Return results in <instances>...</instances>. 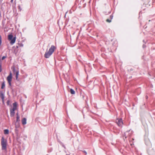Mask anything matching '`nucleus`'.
<instances>
[{"instance_id":"obj_24","label":"nucleus","mask_w":155,"mask_h":155,"mask_svg":"<svg viewBox=\"0 0 155 155\" xmlns=\"http://www.w3.org/2000/svg\"><path fill=\"white\" fill-rule=\"evenodd\" d=\"M16 115H17V116H18V113H17V114H16Z\"/></svg>"},{"instance_id":"obj_13","label":"nucleus","mask_w":155,"mask_h":155,"mask_svg":"<svg viewBox=\"0 0 155 155\" xmlns=\"http://www.w3.org/2000/svg\"><path fill=\"white\" fill-rule=\"evenodd\" d=\"M16 76V80H18V76L19 75V71H17L16 72V74H15Z\"/></svg>"},{"instance_id":"obj_11","label":"nucleus","mask_w":155,"mask_h":155,"mask_svg":"<svg viewBox=\"0 0 155 155\" xmlns=\"http://www.w3.org/2000/svg\"><path fill=\"white\" fill-rule=\"evenodd\" d=\"M8 39L11 40L13 38V36L12 35H9L8 36Z\"/></svg>"},{"instance_id":"obj_4","label":"nucleus","mask_w":155,"mask_h":155,"mask_svg":"<svg viewBox=\"0 0 155 155\" xmlns=\"http://www.w3.org/2000/svg\"><path fill=\"white\" fill-rule=\"evenodd\" d=\"M12 74L10 72L9 75L7 77V80L8 82L12 81Z\"/></svg>"},{"instance_id":"obj_18","label":"nucleus","mask_w":155,"mask_h":155,"mask_svg":"<svg viewBox=\"0 0 155 155\" xmlns=\"http://www.w3.org/2000/svg\"><path fill=\"white\" fill-rule=\"evenodd\" d=\"M106 21L108 22H110L111 21V20L109 19H107L106 20Z\"/></svg>"},{"instance_id":"obj_6","label":"nucleus","mask_w":155,"mask_h":155,"mask_svg":"<svg viewBox=\"0 0 155 155\" xmlns=\"http://www.w3.org/2000/svg\"><path fill=\"white\" fill-rule=\"evenodd\" d=\"M15 40H16V37H14L13 39H12V40H11V41L10 42L11 44L13 45V44H14L15 42Z\"/></svg>"},{"instance_id":"obj_15","label":"nucleus","mask_w":155,"mask_h":155,"mask_svg":"<svg viewBox=\"0 0 155 155\" xmlns=\"http://www.w3.org/2000/svg\"><path fill=\"white\" fill-rule=\"evenodd\" d=\"M13 108H15V110L16 109V103H14L13 104Z\"/></svg>"},{"instance_id":"obj_1","label":"nucleus","mask_w":155,"mask_h":155,"mask_svg":"<svg viewBox=\"0 0 155 155\" xmlns=\"http://www.w3.org/2000/svg\"><path fill=\"white\" fill-rule=\"evenodd\" d=\"M55 49L56 48L54 46L52 45L48 51L45 52L44 55L45 57L46 58H49L54 52Z\"/></svg>"},{"instance_id":"obj_19","label":"nucleus","mask_w":155,"mask_h":155,"mask_svg":"<svg viewBox=\"0 0 155 155\" xmlns=\"http://www.w3.org/2000/svg\"><path fill=\"white\" fill-rule=\"evenodd\" d=\"M2 71L1 64H0V72Z\"/></svg>"},{"instance_id":"obj_9","label":"nucleus","mask_w":155,"mask_h":155,"mask_svg":"<svg viewBox=\"0 0 155 155\" xmlns=\"http://www.w3.org/2000/svg\"><path fill=\"white\" fill-rule=\"evenodd\" d=\"M0 97L1 98H2V101H4V95L2 93H1Z\"/></svg>"},{"instance_id":"obj_23","label":"nucleus","mask_w":155,"mask_h":155,"mask_svg":"<svg viewBox=\"0 0 155 155\" xmlns=\"http://www.w3.org/2000/svg\"><path fill=\"white\" fill-rule=\"evenodd\" d=\"M7 104H8V105H9V101H8V102H7Z\"/></svg>"},{"instance_id":"obj_20","label":"nucleus","mask_w":155,"mask_h":155,"mask_svg":"<svg viewBox=\"0 0 155 155\" xmlns=\"http://www.w3.org/2000/svg\"><path fill=\"white\" fill-rule=\"evenodd\" d=\"M6 58V56H4L2 58V60H3Z\"/></svg>"},{"instance_id":"obj_12","label":"nucleus","mask_w":155,"mask_h":155,"mask_svg":"<svg viewBox=\"0 0 155 155\" xmlns=\"http://www.w3.org/2000/svg\"><path fill=\"white\" fill-rule=\"evenodd\" d=\"M4 133L5 134H9V130L8 129H5L4 130Z\"/></svg>"},{"instance_id":"obj_21","label":"nucleus","mask_w":155,"mask_h":155,"mask_svg":"<svg viewBox=\"0 0 155 155\" xmlns=\"http://www.w3.org/2000/svg\"><path fill=\"white\" fill-rule=\"evenodd\" d=\"M8 84H9V85L10 86H11V81H10V82H8Z\"/></svg>"},{"instance_id":"obj_10","label":"nucleus","mask_w":155,"mask_h":155,"mask_svg":"<svg viewBox=\"0 0 155 155\" xmlns=\"http://www.w3.org/2000/svg\"><path fill=\"white\" fill-rule=\"evenodd\" d=\"M23 45L21 43H18V44H17V45L16 46V48H18L20 47H23Z\"/></svg>"},{"instance_id":"obj_5","label":"nucleus","mask_w":155,"mask_h":155,"mask_svg":"<svg viewBox=\"0 0 155 155\" xmlns=\"http://www.w3.org/2000/svg\"><path fill=\"white\" fill-rule=\"evenodd\" d=\"M15 108H13L12 109L10 110V116L11 117H13L14 116L15 114Z\"/></svg>"},{"instance_id":"obj_7","label":"nucleus","mask_w":155,"mask_h":155,"mask_svg":"<svg viewBox=\"0 0 155 155\" xmlns=\"http://www.w3.org/2000/svg\"><path fill=\"white\" fill-rule=\"evenodd\" d=\"M12 69L13 73L14 74H16V72L17 71H18L17 70H16L15 69V66H13L12 68Z\"/></svg>"},{"instance_id":"obj_17","label":"nucleus","mask_w":155,"mask_h":155,"mask_svg":"<svg viewBox=\"0 0 155 155\" xmlns=\"http://www.w3.org/2000/svg\"><path fill=\"white\" fill-rule=\"evenodd\" d=\"M5 87V84L4 82H3L2 84V87H1V88L2 89H3L4 87Z\"/></svg>"},{"instance_id":"obj_16","label":"nucleus","mask_w":155,"mask_h":155,"mask_svg":"<svg viewBox=\"0 0 155 155\" xmlns=\"http://www.w3.org/2000/svg\"><path fill=\"white\" fill-rule=\"evenodd\" d=\"M19 118L20 117L19 115H18V116H17L16 122H19L20 121Z\"/></svg>"},{"instance_id":"obj_8","label":"nucleus","mask_w":155,"mask_h":155,"mask_svg":"<svg viewBox=\"0 0 155 155\" xmlns=\"http://www.w3.org/2000/svg\"><path fill=\"white\" fill-rule=\"evenodd\" d=\"M22 124L25 125L26 124V119L25 118H23L21 120Z\"/></svg>"},{"instance_id":"obj_22","label":"nucleus","mask_w":155,"mask_h":155,"mask_svg":"<svg viewBox=\"0 0 155 155\" xmlns=\"http://www.w3.org/2000/svg\"><path fill=\"white\" fill-rule=\"evenodd\" d=\"M110 17L111 19L112 18V16L111 15L110 16Z\"/></svg>"},{"instance_id":"obj_14","label":"nucleus","mask_w":155,"mask_h":155,"mask_svg":"<svg viewBox=\"0 0 155 155\" xmlns=\"http://www.w3.org/2000/svg\"><path fill=\"white\" fill-rule=\"evenodd\" d=\"M70 92L71 94H75V91L72 89H70Z\"/></svg>"},{"instance_id":"obj_3","label":"nucleus","mask_w":155,"mask_h":155,"mask_svg":"<svg viewBox=\"0 0 155 155\" xmlns=\"http://www.w3.org/2000/svg\"><path fill=\"white\" fill-rule=\"evenodd\" d=\"M116 123L118 126L121 127L123 124V121L122 119H117L116 120Z\"/></svg>"},{"instance_id":"obj_26","label":"nucleus","mask_w":155,"mask_h":155,"mask_svg":"<svg viewBox=\"0 0 155 155\" xmlns=\"http://www.w3.org/2000/svg\"><path fill=\"white\" fill-rule=\"evenodd\" d=\"M66 155H70L69 154H66Z\"/></svg>"},{"instance_id":"obj_25","label":"nucleus","mask_w":155,"mask_h":155,"mask_svg":"<svg viewBox=\"0 0 155 155\" xmlns=\"http://www.w3.org/2000/svg\"><path fill=\"white\" fill-rule=\"evenodd\" d=\"M13 1V0H11V2H12Z\"/></svg>"},{"instance_id":"obj_2","label":"nucleus","mask_w":155,"mask_h":155,"mask_svg":"<svg viewBox=\"0 0 155 155\" xmlns=\"http://www.w3.org/2000/svg\"><path fill=\"white\" fill-rule=\"evenodd\" d=\"M1 144L2 147V150L6 151L7 145V140L5 139L3 137H2Z\"/></svg>"}]
</instances>
